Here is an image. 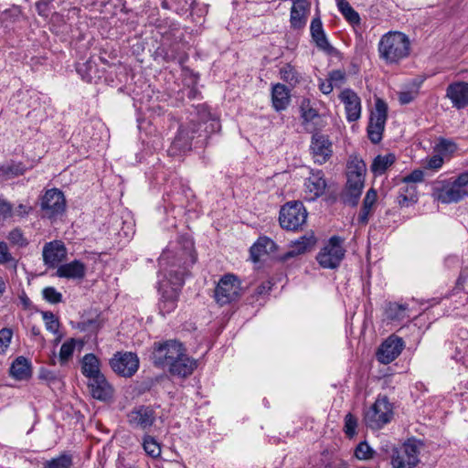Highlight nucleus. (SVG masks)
<instances>
[{
    "label": "nucleus",
    "mask_w": 468,
    "mask_h": 468,
    "mask_svg": "<svg viewBox=\"0 0 468 468\" xmlns=\"http://www.w3.org/2000/svg\"><path fill=\"white\" fill-rule=\"evenodd\" d=\"M197 257L193 251L192 242H187V245L184 250L178 252L167 249L163 251L159 258V263L161 265L171 264L173 266L183 267L182 271H169L165 276V280L159 281L166 284V289L169 291H176L179 294L180 288L184 284L185 271L187 266L196 262Z\"/></svg>",
    "instance_id": "nucleus-1"
},
{
    "label": "nucleus",
    "mask_w": 468,
    "mask_h": 468,
    "mask_svg": "<svg viewBox=\"0 0 468 468\" xmlns=\"http://www.w3.org/2000/svg\"><path fill=\"white\" fill-rule=\"evenodd\" d=\"M366 164L357 157H352L346 165V185L342 194L345 204L355 207L357 205L364 188Z\"/></svg>",
    "instance_id": "nucleus-2"
},
{
    "label": "nucleus",
    "mask_w": 468,
    "mask_h": 468,
    "mask_svg": "<svg viewBox=\"0 0 468 468\" xmlns=\"http://www.w3.org/2000/svg\"><path fill=\"white\" fill-rule=\"evenodd\" d=\"M421 447L420 441L411 438L399 446L386 443L381 450L389 455L393 468H415L420 463L419 454Z\"/></svg>",
    "instance_id": "nucleus-3"
},
{
    "label": "nucleus",
    "mask_w": 468,
    "mask_h": 468,
    "mask_svg": "<svg viewBox=\"0 0 468 468\" xmlns=\"http://www.w3.org/2000/svg\"><path fill=\"white\" fill-rule=\"evenodd\" d=\"M410 50V42L409 37L398 31L385 34L378 43L380 58L388 63H397L407 58Z\"/></svg>",
    "instance_id": "nucleus-4"
},
{
    "label": "nucleus",
    "mask_w": 468,
    "mask_h": 468,
    "mask_svg": "<svg viewBox=\"0 0 468 468\" xmlns=\"http://www.w3.org/2000/svg\"><path fill=\"white\" fill-rule=\"evenodd\" d=\"M155 364L167 367L172 375L180 378L188 377L197 367V360L187 353H165L163 360H155Z\"/></svg>",
    "instance_id": "nucleus-5"
},
{
    "label": "nucleus",
    "mask_w": 468,
    "mask_h": 468,
    "mask_svg": "<svg viewBox=\"0 0 468 468\" xmlns=\"http://www.w3.org/2000/svg\"><path fill=\"white\" fill-rule=\"evenodd\" d=\"M307 219V211L300 201L288 202L280 211L279 221L282 229L297 230Z\"/></svg>",
    "instance_id": "nucleus-6"
},
{
    "label": "nucleus",
    "mask_w": 468,
    "mask_h": 468,
    "mask_svg": "<svg viewBox=\"0 0 468 468\" xmlns=\"http://www.w3.org/2000/svg\"><path fill=\"white\" fill-rule=\"evenodd\" d=\"M241 295L240 282L234 274H225L218 282L214 297L220 305L230 303Z\"/></svg>",
    "instance_id": "nucleus-7"
},
{
    "label": "nucleus",
    "mask_w": 468,
    "mask_h": 468,
    "mask_svg": "<svg viewBox=\"0 0 468 468\" xmlns=\"http://www.w3.org/2000/svg\"><path fill=\"white\" fill-rule=\"evenodd\" d=\"M393 416L392 406L387 398H379L365 414V422L373 430L381 429Z\"/></svg>",
    "instance_id": "nucleus-8"
},
{
    "label": "nucleus",
    "mask_w": 468,
    "mask_h": 468,
    "mask_svg": "<svg viewBox=\"0 0 468 468\" xmlns=\"http://www.w3.org/2000/svg\"><path fill=\"white\" fill-rule=\"evenodd\" d=\"M388 117V106L382 100L378 99L375 110L371 112L367 125V135L373 144H378L382 139Z\"/></svg>",
    "instance_id": "nucleus-9"
},
{
    "label": "nucleus",
    "mask_w": 468,
    "mask_h": 468,
    "mask_svg": "<svg viewBox=\"0 0 468 468\" xmlns=\"http://www.w3.org/2000/svg\"><path fill=\"white\" fill-rule=\"evenodd\" d=\"M342 243L343 239L341 238L334 236L318 253L317 261L323 268L335 269L340 264L345 256Z\"/></svg>",
    "instance_id": "nucleus-10"
},
{
    "label": "nucleus",
    "mask_w": 468,
    "mask_h": 468,
    "mask_svg": "<svg viewBox=\"0 0 468 468\" xmlns=\"http://www.w3.org/2000/svg\"><path fill=\"white\" fill-rule=\"evenodd\" d=\"M198 132L197 124L192 120L188 124L180 126L176 136L168 149L171 156L179 155L191 150L192 140Z\"/></svg>",
    "instance_id": "nucleus-11"
},
{
    "label": "nucleus",
    "mask_w": 468,
    "mask_h": 468,
    "mask_svg": "<svg viewBox=\"0 0 468 468\" xmlns=\"http://www.w3.org/2000/svg\"><path fill=\"white\" fill-rule=\"evenodd\" d=\"M40 206L44 217L50 219L57 218L66 209V200L63 193L58 189L48 190L42 197Z\"/></svg>",
    "instance_id": "nucleus-12"
},
{
    "label": "nucleus",
    "mask_w": 468,
    "mask_h": 468,
    "mask_svg": "<svg viewBox=\"0 0 468 468\" xmlns=\"http://www.w3.org/2000/svg\"><path fill=\"white\" fill-rule=\"evenodd\" d=\"M112 369L119 376L131 378L139 367L136 353H115L110 360Z\"/></svg>",
    "instance_id": "nucleus-13"
},
{
    "label": "nucleus",
    "mask_w": 468,
    "mask_h": 468,
    "mask_svg": "<svg viewBox=\"0 0 468 468\" xmlns=\"http://www.w3.org/2000/svg\"><path fill=\"white\" fill-rule=\"evenodd\" d=\"M172 381L166 375H160L154 378H145L135 383L133 392L137 396H142L147 392H152L154 396L158 395L161 390L171 393L169 390Z\"/></svg>",
    "instance_id": "nucleus-14"
},
{
    "label": "nucleus",
    "mask_w": 468,
    "mask_h": 468,
    "mask_svg": "<svg viewBox=\"0 0 468 468\" xmlns=\"http://www.w3.org/2000/svg\"><path fill=\"white\" fill-rule=\"evenodd\" d=\"M310 150L314 162L320 165L324 164L333 154L329 137L319 133L312 136Z\"/></svg>",
    "instance_id": "nucleus-15"
},
{
    "label": "nucleus",
    "mask_w": 468,
    "mask_h": 468,
    "mask_svg": "<svg viewBox=\"0 0 468 468\" xmlns=\"http://www.w3.org/2000/svg\"><path fill=\"white\" fill-rule=\"evenodd\" d=\"M127 420L133 428L146 430L154 424L155 412L151 407L142 405L133 409L127 414Z\"/></svg>",
    "instance_id": "nucleus-16"
},
{
    "label": "nucleus",
    "mask_w": 468,
    "mask_h": 468,
    "mask_svg": "<svg viewBox=\"0 0 468 468\" xmlns=\"http://www.w3.org/2000/svg\"><path fill=\"white\" fill-rule=\"evenodd\" d=\"M435 198L443 203H457L468 196V191L458 187L453 182H442L441 186L435 187Z\"/></svg>",
    "instance_id": "nucleus-17"
},
{
    "label": "nucleus",
    "mask_w": 468,
    "mask_h": 468,
    "mask_svg": "<svg viewBox=\"0 0 468 468\" xmlns=\"http://www.w3.org/2000/svg\"><path fill=\"white\" fill-rule=\"evenodd\" d=\"M67 258V248L60 240H54L45 244L43 259L50 267H58Z\"/></svg>",
    "instance_id": "nucleus-18"
},
{
    "label": "nucleus",
    "mask_w": 468,
    "mask_h": 468,
    "mask_svg": "<svg viewBox=\"0 0 468 468\" xmlns=\"http://www.w3.org/2000/svg\"><path fill=\"white\" fill-rule=\"evenodd\" d=\"M88 387L92 398L101 401H110L113 398L114 388L102 375L89 379Z\"/></svg>",
    "instance_id": "nucleus-19"
},
{
    "label": "nucleus",
    "mask_w": 468,
    "mask_h": 468,
    "mask_svg": "<svg viewBox=\"0 0 468 468\" xmlns=\"http://www.w3.org/2000/svg\"><path fill=\"white\" fill-rule=\"evenodd\" d=\"M310 32L316 47L327 55H335L336 49L329 43L319 16L313 18Z\"/></svg>",
    "instance_id": "nucleus-20"
},
{
    "label": "nucleus",
    "mask_w": 468,
    "mask_h": 468,
    "mask_svg": "<svg viewBox=\"0 0 468 468\" xmlns=\"http://www.w3.org/2000/svg\"><path fill=\"white\" fill-rule=\"evenodd\" d=\"M446 97L451 100L456 109L468 106V82L457 81L450 84L446 89Z\"/></svg>",
    "instance_id": "nucleus-21"
},
{
    "label": "nucleus",
    "mask_w": 468,
    "mask_h": 468,
    "mask_svg": "<svg viewBox=\"0 0 468 468\" xmlns=\"http://www.w3.org/2000/svg\"><path fill=\"white\" fill-rule=\"evenodd\" d=\"M339 97L345 104L347 121L355 122L358 120L361 115V101L356 93L351 90H345Z\"/></svg>",
    "instance_id": "nucleus-22"
},
{
    "label": "nucleus",
    "mask_w": 468,
    "mask_h": 468,
    "mask_svg": "<svg viewBox=\"0 0 468 468\" xmlns=\"http://www.w3.org/2000/svg\"><path fill=\"white\" fill-rule=\"evenodd\" d=\"M310 5L307 0H293L290 14L292 28L302 29L305 27Z\"/></svg>",
    "instance_id": "nucleus-23"
},
{
    "label": "nucleus",
    "mask_w": 468,
    "mask_h": 468,
    "mask_svg": "<svg viewBox=\"0 0 468 468\" xmlns=\"http://www.w3.org/2000/svg\"><path fill=\"white\" fill-rule=\"evenodd\" d=\"M305 199L315 200L322 196L326 188L325 180L322 172L313 173L305 181Z\"/></svg>",
    "instance_id": "nucleus-24"
},
{
    "label": "nucleus",
    "mask_w": 468,
    "mask_h": 468,
    "mask_svg": "<svg viewBox=\"0 0 468 468\" xmlns=\"http://www.w3.org/2000/svg\"><path fill=\"white\" fill-rule=\"evenodd\" d=\"M86 274V265L78 260H74L69 263L60 264L56 271V275L59 278L66 279H83Z\"/></svg>",
    "instance_id": "nucleus-25"
},
{
    "label": "nucleus",
    "mask_w": 468,
    "mask_h": 468,
    "mask_svg": "<svg viewBox=\"0 0 468 468\" xmlns=\"http://www.w3.org/2000/svg\"><path fill=\"white\" fill-rule=\"evenodd\" d=\"M291 101L290 90L283 84L277 83L271 89L272 106L277 112L285 110Z\"/></svg>",
    "instance_id": "nucleus-26"
},
{
    "label": "nucleus",
    "mask_w": 468,
    "mask_h": 468,
    "mask_svg": "<svg viewBox=\"0 0 468 468\" xmlns=\"http://www.w3.org/2000/svg\"><path fill=\"white\" fill-rule=\"evenodd\" d=\"M315 244V239L313 234L305 235L301 237L292 242L291 250H288L282 257V260L286 261L290 258L295 257L300 254H303L310 250Z\"/></svg>",
    "instance_id": "nucleus-27"
},
{
    "label": "nucleus",
    "mask_w": 468,
    "mask_h": 468,
    "mask_svg": "<svg viewBox=\"0 0 468 468\" xmlns=\"http://www.w3.org/2000/svg\"><path fill=\"white\" fill-rule=\"evenodd\" d=\"M158 290L161 292L162 298L159 303V309L163 314H169L176 307L178 294L176 291H169L166 289V284L158 282Z\"/></svg>",
    "instance_id": "nucleus-28"
},
{
    "label": "nucleus",
    "mask_w": 468,
    "mask_h": 468,
    "mask_svg": "<svg viewBox=\"0 0 468 468\" xmlns=\"http://www.w3.org/2000/svg\"><path fill=\"white\" fill-rule=\"evenodd\" d=\"M80 363L81 373L89 379L102 375L100 369V360L93 353H87L82 357Z\"/></svg>",
    "instance_id": "nucleus-29"
},
{
    "label": "nucleus",
    "mask_w": 468,
    "mask_h": 468,
    "mask_svg": "<svg viewBox=\"0 0 468 468\" xmlns=\"http://www.w3.org/2000/svg\"><path fill=\"white\" fill-rule=\"evenodd\" d=\"M395 161L396 156L393 154L378 155L374 158L370 170L375 176H381L395 163Z\"/></svg>",
    "instance_id": "nucleus-30"
},
{
    "label": "nucleus",
    "mask_w": 468,
    "mask_h": 468,
    "mask_svg": "<svg viewBox=\"0 0 468 468\" xmlns=\"http://www.w3.org/2000/svg\"><path fill=\"white\" fill-rule=\"evenodd\" d=\"M275 247L274 242L269 238H260L250 248V255L254 261H260L261 255L270 253Z\"/></svg>",
    "instance_id": "nucleus-31"
},
{
    "label": "nucleus",
    "mask_w": 468,
    "mask_h": 468,
    "mask_svg": "<svg viewBox=\"0 0 468 468\" xmlns=\"http://www.w3.org/2000/svg\"><path fill=\"white\" fill-rule=\"evenodd\" d=\"M29 373V365L26 357L19 356L10 367V375L16 379L26 378Z\"/></svg>",
    "instance_id": "nucleus-32"
},
{
    "label": "nucleus",
    "mask_w": 468,
    "mask_h": 468,
    "mask_svg": "<svg viewBox=\"0 0 468 468\" xmlns=\"http://www.w3.org/2000/svg\"><path fill=\"white\" fill-rule=\"evenodd\" d=\"M405 347L403 338L392 334L381 343L377 351H402Z\"/></svg>",
    "instance_id": "nucleus-33"
},
{
    "label": "nucleus",
    "mask_w": 468,
    "mask_h": 468,
    "mask_svg": "<svg viewBox=\"0 0 468 468\" xmlns=\"http://www.w3.org/2000/svg\"><path fill=\"white\" fill-rule=\"evenodd\" d=\"M377 197H378L377 192L373 188H370L367 192L366 197L363 201V207H362L361 212L359 214V218H358L360 222H362V223L367 222L368 215L370 214L371 208L377 200Z\"/></svg>",
    "instance_id": "nucleus-34"
},
{
    "label": "nucleus",
    "mask_w": 468,
    "mask_h": 468,
    "mask_svg": "<svg viewBox=\"0 0 468 468\" xmlns=\"http://www.w3.org/2000/svg\"><path fill=\"white\" fill-rule=\"evenodd\" d=\"M337 6L341 14L351 24H359L360 17L358 13L350 5L346 0H338Z\"/></svg>",
    "instance_id": "nucleus-35"
},
{
    "label": "nucleus",
    "mask_w": 468,
    "mask_h": 468,
    "mask_svg": "<svg viewBox=\"0 0 468 468\" xmlns=\"http://www.w3.org/2000/svg\"><path fill=\"white\" fill-rule=\"evenodd\" d=\"M103 324L104 319L101 314H98L94 319L83 320L79 324L78 327L83 332H88L90 335H96Z\"/></svg>",
    "instance_id": "nucleus-36"
},
{
    "label": "nucleus",
    "mask_w": 468,
    "mask_h": 468,
    "mask_svg": "<svg viewBox=\"0 0 468 468\" xmlns=\"http://www.w3.org/2000/svg\"><path fill=\"white\" fill-rule=\"evenodd\" d=\"M199 119L206 124L205 130L208 133H212L219 131L220 123L218 119L211 116L210 112H208L205 107H201V111L199 112Z\"/></svg>",
    "instance_id": "nucleus-37"
},
{
    "label": "nucleus",
    "mask_w": 468,
    "mask_h": 468,
    "mask_svg": "<svg viewBox=\"0 0 468 468\" xmlns=\"http://www.w3.org/2000/svg\"><path fill=\"white\" fill-rule=\"evenodd\" d=\"M281 79L291 86H295L300 81V75L290 64L284 65L280 69Z\"/></svg>",
    "instance_id": "nucleus-38"
},
{
    "label": "nucleus",
    "mask_w": 468,
    "mask_h": 468,
    "mask_svg": "<svg viewBox=\"0 0 468 468\" xmlns=\"http://www.w3.org/2000/svg\"><path fill=\"white\" fill-rule=\"evenodd\" d=\"M182 349H185L183 344L177 339H168L154 344V351H181Z\"/></svg>",
    "instance_id": "nucleus-39"
},
{
    "label": "nucleus",
    "mask_w": 468,
    "mask_h": 468,
    "mask_svg": "<svg viewBox=\"0 0 468 468\" xmlns=\"http://www.w3.org/2000/svg\"><path fill=\"white\" fill-rule=\"evenodd\" d=\"M72 465V458L69 454H61L57 458L47 461L44 468H70Z\"/></svg>",
    "instance_id": "nucleus-40"
},
{
    "label": "nucleus",
    "mask_w": 468,
    "mask_h": 468,
    "mask_svg": "<svg viewBox=\"0 0 468 468\" xmlns=\"http://www.w3.org/2000/svg\"><path fill=\"white\" fill-rule=\"evenodd\" d=\"M407 307L397 303H389L386 309L387 317L390 320H401L404 318V312Z\"/></svg>",
    "instance_id": "nucleus-41"
},
{
    "label": "nucleus",
    "mask_w": 468,
    "mask_h": 468,
    "mask_svg": "<svg viewBox=\"0 0 468 468\" xmlns=\"http://www.w3.org/2000/svg\"><path fill=\"white\" fill-rule=\"evenodd\" d=\"M144 449L145 451V452L153 457V458H156L158 456H160L161 454V447L159 445V443L151 436H146L144 439Z\"/></svg>",
    "instance_id": "nucleus-42"
},
{
    "label": "nucleus",
    "mask_w": 468,
    "mask_h": 468,
    "mask_svg": "<svg viewBox=\"0 0 468 468\" xmlns=\"http://www.w3.org/2000/svg\"><path fill=\"white\" fill-rule=\"evenodd\" d=\"M7 239L12 245L18 248L26 247L27 245V238L25 237L23 231L18 228L12 229L8 233Z\"/></svg>",
    "instance_id": "nucleus-43"
},
{
    "label": "nucleus",
    "mask_w": 468,
    "mask_h": 468,
    "mask_svg": "<svg viewBox=\"0 0 468 468\" xmlns=\"http://www.w3.org/2000/svg\"><path fill=\"white\" fill-rule=\"evenodd\" d=\"M42 318L45 322L46 328L54 333L57 334L58 332L59 328V321L58 319L51 312H42Z\"/></svg>",
    "instance_id": "nucleus-44"
},
{
    "label": "nucleus",
    "mask_w": 468,
    "mask_h": 468,
    "mask_svg": "<svg viewBox=\"0 0 468 468\" xmlns=\"http://www.w3.org/2000/svg\"><path fill=\"white\" fill-rule=\"evenodd\" d=\"M410 190H411V192L410 193V195L404 194L403 192H399V194L397 197V200H398V204L400 207H409L410 204L417 202L418 199H417L416 187L411 185Z\"/></svg>",
    "instance_id": "nucleus-45"
},
{
    "label": "nucleus",
    "mask_w": 468,
    "mask_h": 468,
    "mask_svg": "<svg viewBox=\"0 0 468 468\" xmlns=\"http://www.w3.org/2000/svg\"><path fill=\"white\" fill-rule=\"evenodd\" d=\"M355 455L359 460H368L373 458L374 451L367 442L362 441L356 446Z\"/></svg>",
    "instance_id": "nucleus-46"
},
{
    "label": "nucleus",
    "mask_w": 468,
    "mask_h": 468,
    "mask_svg": "<svg viewBox=\"0 0 468 468\" xmlns=\"http://www.w3.org/2000/svg\"><path fill=\"white\" fill-rule=\"evenodd\" d=\"M42 296L49 303L56 304L62 301V294L54 287H46L42 290Z\"/></svg>",
    "instance_id": "nucleus-47"
},
{
    "label": "nucleus",
    "mask_w": 468,
    "mask_h": 468,
    "mask_svg": "<svg viewBox=\"0 0 468 468\" xmlns=\"http://www.w3.org/2000/svg\"><path fill=\"white\" fill-rule=\"evenodd\" d=\"M356 426L357 420L351 413L346 414L345 417V432L349 438L356 434Z\"/></svg>",
    "instance_id": "nucleus-48"
},
{
    "label": "nucleus",
    "mask_w": 468,
    "mask_h": 468,
    "mask_svg": "<svg viewBox=\"0 0 468 468\" xmlns=\"http://www.w3.org/2000/svg\"><path fill=\"white\" fill-rule=\"evenodd\" d=\"M457 146L456 144L447 139H440L439 143L435 146V150L440 153H452L456 150Z\"/></svg>",
    "instance_id": "nucleus-49"
},
{
    "label": "nucleus",
    "mask_w": 468,
    "mask_h": 468,
    "mask_svg": "<svg viewBox=\"0 0 468 468\" xmlns=\"http://www.w3.org/2000/svg\"><path fill=\"white\" fill-rule=\"evenodd\" d=\"M302 117L304 121H313L317 116V112L309 107V101L303 100L301 104Z\"/></svg>",
    "instance_id": "nucleus-50"
},
{
    "label": "nucleus",
    "mask_w": 468,
    "mask_h": 468,
    "mask_svg": "<svg viewBox=\"0 0 468 468\" xmlns=\"http://www.w3.org/2000/svg\"><path fill=\"white\" fill-rule=\"evenodd\" d=\"M84 342L85 340L70 338L63 343L59 351H74L76 348L81 350L84 347Z\"/></svg>",
    "instance_id": "nucleus-51"
},
{
    "label": "nucleus",
    "mask_w": 468,
    "mask_h": 468,
    "mask_svg": "<svg viewBox=\"0 0 468 468\" xmlns=\"http://www.w3.org/2000/svg\"><path fill=\"white\" fill-rule=\"evenodd\" d=\"M13 337V331L10 328H3L0 330V349L4 350L9 346Z\"/></svg>",
    "instance_id": "nucleus-52"
},
{
    "label": "nucleus",
    "mask_w": 468,
    "mask_h": 468,
    "mask_svg": "<svg viewBox=\"0 0 468 468\" xmlns=\"http://www.w3.org/2000/svg\"><path fill=\"white\" fill-rule=\"evenodd\" d=\"M73 353H52V356L49 357V361L51 364H56V361L58 360L61 366H65L68 362L72 358Z\"/></svg>",
    "instance_id": "nucleus-53"
},
{
    "label": "nucleus",
    "mask_w": 468,
    "mask_h": 468,
    "mask_svg": "<svg viewBox=\"0 0 468 468\" xmlns=\"http://www.w3.org/2000/svg\"><path fill=\"white\" fill-rule=\"evenodd\" d=\"M346 74L340 69L333 70L329 74V80L334 86L339 87L345 80Z\"/></svg>",
    "instance_id": "nucleus-54"
},
{
    "label": "nucleus",
    "mask_w": 468,
    "mask_h": 468,
    "mask_svg": "<svg viewBox=\"0 0 468 468\" xmlns=\"http://www.w3.org/2000/svg\"><path fill=\"white\" fill-rule=\"evenodd\" d=\"M418 95V90H407L399 93V101L401 104H408L411 102Z\"/></svg>",
    "instance_id": "nucleus-55"
},
{
    "label": "nucleus",
    "mask_w": 468,
    "mask_h": 468,
    "mask_svg": "<svg viewBox=\"0 0 468 468\" xmlns=\"http://www.w3.org/2000/svg\"><path fill=\"white\" fill-rule=\"evenodd\" d=\"M13 261V257L9 252L7 244L0 241V264H4Z\"/></svg>",
    "instance_id": "nucleus-56"
},
{
    "label": "nucleus",
    "mask_w": 468,
    "mask_h": 468,
    "mask_svg": "<svg viewBox=\"0 0 468 468\" xmlns=\"http://www.w3.org/2000/svg\"><path fill=\"white\" fill-rule=\"evenodd\" d=\"M400 353H376L378 361L381 364H389L394 361Z\"/></svg>",
    "instance_id": "nucleus-57"
},
{
    "label": "nucleus",
    "mask_w": 468,
    "mask_h": 468,
    "mask_svg": "<svg viewBox=\"0 0 468 468\" xmlns=\"http://www.w3.org/2000/svg\"><path fill=\"white\" fill-rule=\"evenodd\" d=\"M23 173V170L18 165H12L7 167H0V176H16Z\"/></svg>",
    "instance_id": "nucleus-58"
},
{
    "label": "nucleus",
    "mask_w": 468,
    "mask_h": 468,
    "mask_svg": "<svg viewBox=\"0 0 468 468\" xmlns=\"http://www.w3.org/2000/svg\"><path fill=\"white\" fill-rule=\"evenodd\" d=\"M423 172L420 170H414L410 175L404 177L403 182L405 183H418L423 180Z\"/></svg>",
    "instance_id": "nucleus-59"
},
{
    "label": "nucleus",
    "mask_w": 468,
    "mask_h": 468,
    "mask_svg": "<svg viewBox=\"0 0 468 468\" xmlns=\"http://www.w3.org/2000/svg\"><path fill=\"white\" fill-rule=\"evenodd\" d=\"M443 164V158L441 155H433L427 160L426 167L429 169H439Z\"/></svg>",
    "instance_id": "nucleus-60"
},
{
    "label": "nucleus",
    "mask_w": 468,
    "mask_h": 468,
    "mask_svg": "<svg viewBox=\"0 0 468 468\" xmlns=\"http://www.w3.org/2000/svg\"><path fill=\"white\" fill-rule=\"evenodd\" d=\"M12 215V206L5 199L0 198V217L7 218Z\"/></svg>",
    "instance_id": "nucleus-61"
},
{
    "label": "nucleus",
    "mask_w": 468,
    "mask_h": 468,
    "mask_svg": "<svg viewBox=\"0 0 468 468\" xmlns=\"http://www.w3.org/2000/svg\"><path fill=\"white\" fill-rule=\"evenodd\" d=\"M453 183L461 188H464L466 186H468V171L460 174L456 179L453 181Z\"/></svg>",
    "instance_id": "nucleus-62"
},
{
    "label": "nucleus",
    "mask_w": 468,
    "mask_h": 468,
    "mask_svg": "<svg viewBox=\"0 0 468 468\" xmlns=\"http://www.w3.org/2000/svg\"><path fill=\"white\" fill-rule=\"evenodd\" d=\"M319 89L324 94H329L334 89V85L330 80H323L319 84Z\"/></svg>",
    "instance_id": "nucleus-63"
},
{
    "label": "nucleus",
    "mask_w": 468,
    "mask_h": 468,
    "mask_svg": "<svg viewBox=\"0 0 468 468\" xmlns=\"http://www.w3.org/2000/svg\"><path fill=\"white\" fill-rule=\"evenodd\" d=\"M36 7H37V10L38 12V14L42 16H47L48 14H47V11H48V5H44V3L42 2H37L36 3Z\"/></svg>",
    "instance_id": "nucleus-64"
}]
</instances>
